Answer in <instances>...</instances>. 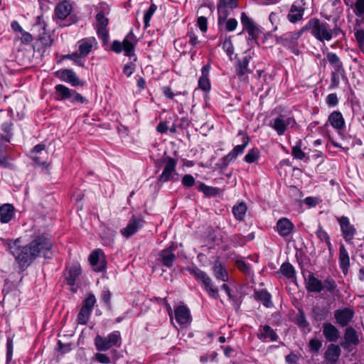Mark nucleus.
<instances>
[{"instance_id": "obj_1", "label": "nucleus", "mask_w": 364, "mask_h": 364, "mask_svg": "<svg viewBox=\"0 0 364 364\" xmlns=\"http://www.w3.org/2000/svg\"><path fill=\"white\" fill-rule=\"evenodd\" d=\"M306 31H310L311 34L319 41H329L334 35L341 32L338 27L331 28L328 23L320 21L318 18H311L305 26Z\"/></svg>"}, {"instance_id": "obj_2", "label": "nucleus", "mask_w": 364, "mask_h": 364, "mask_svg": "<svg viewBox=\"0 0 364 364\" xmlns=\"http://www.w3.org/2000/svg\"><path fill=\"white\" fill-rule=\"evenodd\" d=\"M97 11L95 28L97 36L102 40L103 45H107L109 43V35L107 30L109 18H107L106 16L109 13V8L106 3H100L97 8Z\"/></svg>"}, {"instance_id": "obj_3", "label": "nucleus", "mask_w": 364, "mask_h": 364, "mask_svg": "<svg viewBox=\"0 0 364 364\" xmlns=\"http://www.w3.org/2000/svg\"><path fill=\"white\" fill-rule=\"evenodd\" d=\"M18 240L10 246L11 254L15 257L18 263L21 266H28L36 258L37 251L32 250L30 245L20 247Z\"/></svg>"}, {"instance_id": "obj_4", "label": "nucleus", "mask_w": 364, "mask_h": 364, "mask_svg": "<svg viewBox=\"0 0 364 364\" xmlns=\"http://www.w3.org/2000/svg\"><path fill=\"white\" fill-rule=\"evenodd\" d=\"M138 40L132 30L125 36L122 42L114 41L111 49L116 53H120L124 51V55L129 58L134 56V48Z\"/></svg>"}, {"instance_id": "obj_5", "label": "nucleus", "mask_w": 364, "mask_h": 364, "mask_svg": "<svg viewBox=\"0 0 364 364\" xmlns=\"http://www.w3.org/2000/svg\"><path fill=\"white\" fill-rule=\"evenodd\" d=\"M120 340L121 336L119 331H114L107 337L97 335L95 338V346L98 351H106L117 345Z\"/></svg>"}, {"instance_id": "obj_6", "label": "nucleus", "mask_w": 364, "mask_h": 364, "mask_svg": "<svg viewBox=\"0 0 364 364\" xmlns=\"http://www.w3.org/2000/svg\"><path fill=\"white\" fill-rule=\"evenodd\" d=\"M157 167L164 166L162 173L159 176L160 181H167L173 178L176 174L175 167L176 161L169 156H164L156 161Z\"/></svg>"}, {"instance_id": "obj_7", "label": "nucleus", "mask_w": 364, "mask_h": 364, "mask_svg": "<svg viewBox=\"0 0 364 364\" xmlns=\"http://www.w3.org/2000/svg\"><path fill=\"white\" fill-rule=\"evenodd\" d=\"M29 245L32 250L37 251V252H36V257H38L41 253H43L44 257H47L46 252L49 251L53 246L50 239L46 235L37 236Z\"/></svg>"}, {"instance_id": "obj_8", "label": "nucleus", "mask_w": 364, "mask_h": 364, "mask_svg": "<svg viewBox=\"0 0 364 364\" xmlns=\"http://www.w3.org/2000/svg\"><path fill=\"white\" fill-rule=\"evenodd\" d=\"M360 343L357 331L352 326H347L344 331L343 341L341 346L348 352H351L354 347Z\"/></svg>"}, {"instance_id": "obj_9", "label": "nucleus", "mask_w": 364, "mask_h": 364, "mask_svg": "<svg viewBox=\"0 0 364 364\" xmlns=\"http://www.w3.org/2000/svg\"><path fill=\"white\" fill-rule=\"evenodd\" d=\"M336 322L340 326H347L353 320L355 311L353 308L346 307L339 309L333 312Z\"/></svg>"}, {"instance_id": "obj_10", "label": "nucleus", "mask_w": 364, "mask_h": 364, "mask_svg": "<svg viewBox=\"0 0 364 364\" xmlns=\"http://www.w3.org/2000/svg\"><path fill=\"white\" fill-rule=\"evenodd\" d=\"M338 220L341 226L343 238L346 242L351 243L354 235L356 233L355 228L350 223L347 217L342 216L338 218Z\"/></svg>"}, {"instance_id": "obj_11", "label": "nucleus", "mask_w": 364, "mask_h": 364, "mask_svg": "<svg viewBox=\"0 0 364 364\" xmlns=\"http://www.w3.org/2000/svg\"><path fill=\"white\" fill-rule=\"evenodd\" d=\"M77 53L81 58H85L90 53L94 46H97V42L94 37L85 38L78 41Z\"/></svg>"}, {"instance_id": "obj_12", "label": "nucleus", "mask_w": 364, "mask_h": 364, "mask_svg": "<svg viewBox=\"0 0 364 364\" xmlns=\"http://www.w3.org/2000/svg\"><path fill=\"white\" fill-rule=\"evenodd\" d=\"M294 124L295 121L293 118L287 117L281 114L274 119L272 127L276 130L279 135H282L289 125H293Z\"/></svg>"}, {"instance_id": "obj_13", "label": "nucleus", "mask_w": 364, "mask_h": 364, "mask_svg": "<svg viewBox=\"0 0 364 364\" xmlns=\"http://www.w3.org/2000/svg\"><path fill=\"white\" fill-rule=\"evenodd\" d=\"M57 75L62 80L71 84L73 86L84 85V82L78 78L76 73L72 70L65 69L59 70L57 73Z\"/></svg>"}, {"instance_id": "obj_14", "label": "nucleus", "mask_w": 364, "mask_h": 364, "mask_svg": "<svg viewBox=\"0 0 364 364\" xmlns=\"http://www.w3.org/2000/svg\"><path fill=\"white\" fill-rule=\"evenodd\" d=\"M144 221L141 218L133 217L127 224V225L121 230L123 236L129 238L135 234L143 225Z\"/></svg>"}, {"instance_id": "obj_15", "label": "nucleus", "mask_w": 364, "mask_h": 364, "mask_svg": "<svg viewBox=\"0 0 364 364\" xmlns=\"http://www.w3.org/2000/svg\"><path fill=\"white\" fill-rule=\"evenodd\" d=\"M242 140V144L235 146V148L228 155L223 158V165L224 167H226L231 161L236 159L239 154L243 152L245 148L250 141V139L248 136H245Z\"/></svg>"}, {"instance_id": "obj_16", "label": "nucleus", "mask_w": 364, "mask_h": 364, "mask_svg": "<svg viewBox=\"0 0 364 364\" xmlns=\"http://www.w3.org/2000/svg\"><path fill=\"white\" fill-rule=\"evenodd\" d=\"M305 286L309 292L320 293L323 289V282L313 273H309L305 278Z\"/></svg>"}, {"instance_id": "obj_17", "label": "nucleus", "mask_w": 364, "mask_h": 364, "mask_svg": "<svg viewBox=\"0 0 364 364\" xmlns=\"http://www.w3.org/2000/svg\"><path fill=\"white\" fill-rule=\"evenodd\" d=\"M103 252L101 250H96L93 251L90 257L89 262L92 267H95V271L102 272L105 269V263L103 259Z\"/></svg>"}, {"instance_id": "obj_18", "label": "nucleus", "mask_w": 364, "mask_h": 364, "mask_svg": "<svg viewBox=\"0 0 364 364\" xmlns=\"http://www.w3.org/2000/svg\"><path fill=\"white\" fill-rule=\"evenodd\" d=\"M72 9L71 3L68 0H63L55 6V16L59 20H65L70 15Z\"/></svg>"}, {"instance_id": "obj_19", "label": "nucleus", "mask_w": 364, "mask_h": 364, "mask_svg": "<svg viewBox=\"0 0 364 364\" xmlns=\"http://www.w3.org/2000/svg\"><path fill=\"white\" fill-rule=\"evenodd\" d=\"M341 353V348L338 345L331 343L328 346L325 353V361L329 363L334 364L338 360Z\"/></svg>"}, {"instance_id": "obj_20", "label": "nucleus", "mask_w": 364, "mask_h": 364, "mask_svg": "<svg viewBox=\"0 0 364 364\" xmlns=\"http://www.w3.org/2000/svg\"><path fill=\"white\" fill-rule=\"evenodd\" d=\"M322 328L323 335L327 341L335 342L339 338L340 331L331 323H324Z\"/></svg>"}, {"instance_id": "obj_21", "label": "nucleus", "mask_w": 364, "mask_h": 364, "mask_svg": "<svg viewBox=\"0 0 364 364\" xmlns=\"http://www.w3.org/2000/svg\"><path fill=\"white\" fill-rule=\"evenodd\" d=\"M294 227V224L286 218L279 219L277 223V231L279 234L283 237L289 235L291 233Z\"/></svg>"}, {"instance_id": "obj_22", "label": "nucleus", "mask_w": 364, "mask_h": 364, "mask_svg": "<svg viewBox=\"0 0 364 364\" xmlns=\"http://www.w3.org/2000/svg\"><path fill=\"white\" fill-rule=\"evenodd\" d=\"M176 257L173 253L172 247H169L161 251L159 255L158 260L166 267H172L173 262L175 261Z\"/></svg>"}, {"instance_id": "obj_23", "label": "nucleus", "mask_w": 364, "mask_h": 364, "mask_svg": "<svg viewBox=\"0 0 364 364\" xmlns=\"http://www.w3.org/2000/svg\"><path fill=\"white\" fill-rule=\"evenodd\" d=\"M166 307L174 326L178 330L182 328V306H178L174 311L175 322L173 321V312L170 304H166Z\"/></svg>"}, {"instance_id": "obj_24", "label": "nucleus", "mask_w": 364, "mask_h": 364, "mask_svg": "<svg viewBox=\"0 0 364 364\" xmlns=\"http://www.w3.org/2000/svg\"><path fill=\"white\" fill-rule=\"evenodd\" d=\"M339 264L344 274H346L350 267V258L344 245L341 244L339 247Z\"/></svg>"}, {"instance_id": "obj_25", "label": "nucleus", "mask_w": 364, "mask_h": 364, "mask_svg": "<svg viewBox=\"0 0 364 364\" xmlns=\"http://www.w3.org/2000/svg\"><path fill=\"white\" fill-rule=\"evenodd\" d=\"M306 31L305 26L299 31L294 33H287L279 37L280 43L285 46H294L296 41L300 38L304 31Z\"/></svg>"}, {"instance_id": "obj_26", "label": "nucleus", "mask_w": 364, "mask_h": 364, "mask_svg": "<svg viewBox=\"0 0 364 364\" xmlns=\"http://www.w3.org/2000/svg\"><path fill=\"white\" fill-rule=\"evenodd\" d=\"M81 274V267L78 263L73 264L68 271L66 275L67 284L71 287L75 284L76 279Z\"/></svg>"}, {"instance_id": "obj_27", "label": "nucleus", "mask_w": 364, "mask_h": 364, "mask_svg": "<svg viewBox=\"0 0 364 364\" xmlns=\"http://www.w3.org/2000/svg\"><path fill=\"white\" fill-rule=\"evenodd\" d=\"M38 26L42 29V31L40 32L38 36V41L44 47H50L53 42V39L50 33L46 29V23L44 22H38L37 24Z\"/></svg>"}, {"instance_id": "obj_28", "label": "nucleus", "mask_w": 364, "mask_h": 364, "mask_svg": "<svg viewBox=\"0 0 364 364\" xmlns=\"http://www.w3.org/2000/svg\"><path fill=\"white\" fill-rule=\"evenodd\" d=\"M304 12V8L292 4L291 6L289 13L287 15V18L291 23H296L302 19Z\"/></svg>"}, {"instance_id": "obj_29", "label": "nucleus", "mask_w": 364, "mask_h": 364, "mask_svg": "<svg viewBox=\"0 0 364 364\" xmlns=\"http://www.w3.org/2000/svg\"><path fill=\"white\" fill-rule=\"evenodd\" d=\"M328 121L337 129H342L345 124L342 114L338 111H334L329 115Z\"/></svg>"}, {"instance_id": "obj_30", "label": "nucleus", "mask_w": 364, "mask_h": 364, "mask_svg": "<svg viewBox=\"0 0 364 364\" xmlns=\"http://www.w3.org/2000/svg\"><path fill=\"white\" fill-rule=\"evenodd\" d=\"M210 65H204L202 68V75L199 79L198 85L203 91H208L210 88V83L208 79Z\"/></svg>"}, {"instance_id": "obj_31", "label": "nucleus", "mask_w": 364, "mask_h": 364, "mask_svg": "<svg viewBox=\"0 0 364 364\" xmlns=\"http://www.w3.org/2000/svg\"><path fill=\"white\" fill-rule=\"evenodd\" d=\"M326 58L329 63L333 67L335 72L341 73L344 72L343 65L339 57L334 53H328Z\"/></svg>"}, {"instance_id": "obj_32", "label": "nucleus", "mask_w": 364, "mask_h": 364, "mask_svg": "<svg viewBox=\"0 0 364 364\" xmlns=\"http://www.w3.org/2000/svg\"><path fill=\"white\" fill-rule=\"evenodd\" d=\"M248 64L249 58L247 57H245L241 60L237 62V75L242 80L247 78L246 74L250 72V70L248 69Z\"/></svg>"}, {"instance_id": "obj_33", "label": "nucleus", "mask_w": 364, "mask_h": 364, "mask_svg": "<svg viewBox=\"0 0 364 364\" xmlns=\"http://www.w3.org/2000/svg\"><path fill=\"white\" fill-rule=\"evenodd\" d=\"M46 149V145L43 144H37L33 147V156H32L33 160L36 163L39 164H45V161L43 160V158L41 156V155H47V152L45 151Z\"/></svg>"}, {"instance_id": "obj_34", "label": "nucleus", "mask_w": 364, "mask_h": 364, "mask_svg": "<svg viewBox=\"0 0 364 364\" xmlns=\"http://www.w3.org/2000/svg\"><path fill=\"white\" fill-rule=\"evenodd\" d=\"M258 338L261 340L269 338L270 341H274L277 339V335L269 326L265 325L259 330Z\"/></svg>"}, {"instance_id": "obj_35", "label": "nucleus", "mask_w": 364, "mask_h": 364, "mask_svg": "<svg viewBox=\"0 0 364 364\" xmlns=\"http://www.w3.org/2000/svg\"><path fill=\"white\" fill-rule=\"evenodd\" d=\"M14 215V207L10 204H5L0 207V221L8 223Z\"/></svg>"}, {"instance_id": "obj_36", "label": "nucleus", "mask_w": 364, "mask_h": 364, "mask_svg": "<svg viewBox=\"0 0 364 364\" xmlns=\"http://www.w3.org/2000/svg\"><path fill=\"white\" fill-rule=\"evenodd\" d=\"M58 94V99L65 100L71 98V92L73 90L69 89L63 85H57L55 87Z\"/></svg>"}, {"instance_id": "obj_37", "label": "nucleus", "mask_w": 364, "mask_h": 364, "mask_svg": "<svg viewBox=\"0 0 364 364\" xmlns=\"http://www.w3.org/2000/svg\"><path fill=\"white\" fill-rule=\"evenodd\" d=\"M247 205L241 202L232 208V213L235 218L238 220H243L247 212Z\"/></svg>"}, {"instance_id": "obj_38", "label": "nucleus", "mask_w": 364, "mask_h": 364, "mask_svg": "<svg viewBox=\"0 0 364 364\" xmlns=\"http://www.w3.org/2000/svg\"><path fill=\"white\" fill-rule=\"evenodd\" d=\"M213 272H214L215 276L218 279H221L224 282L228 280V272L220 262H215L214 267H213Z\"/></svg>"}, {"instance_id": "obj_39", "label": "nucleus", "mask_w": 364, "mask_h": 364, "mask_svg": "<svg viewBox=\"0 0 364 364\" xmlns=\"http://www.w3.org/2000/svg\"><path fill=\"white\" fill-rule=\"evenodd\" d=\"M255 297L257 300H259L263 303L266 307L272 306L271 295L265 290L257 291L255 294Z\"/></svg>"}, {"instance_id": "obj_40", "label": "nucleus", "mask_w": 364, "mask_h": 364, "mask_svg": "<svg viewBox=\"0 0 364 364\" xmlns=\"http://www.w3.org/2000/svg\"><path fill=\"white\" fill-rule=\"evenodd\" d=\"M228 6H224L218 3V23L221 25L224 23L229 16Z\"/></svg>"}, {"instance_id": "obj_41", "label": "nucleus", "mask_w": 364, "mask_h": 364, "mask_svg": "<svg viewBox=\"0 0 364 364\" xmlns=\"http://www.w3.org/2000/svg\"><path fill=\"white\" fill-rule=\"evenodd\" d=\"M199 189L207 196H215L219 194V188L208 186L204 183H200Z\"/></svg>"}, {"instance_id": "obj_42", "label": "nucleus", "mask_w": 364, "mask_h": 364, "mask_svg": "<svg viewBox=\"0 0 364 364\" xmlns=\"http://www.w3.org/2000/svg\"><path fill=\"white\" fill-rule=\"evenodd\" d=\"M91 313V311L82 307L77 315L78 323L83 325L86 324L90 318Z\"/></svg>"}, {"instance_id": "obj_43", "label": "nucleus", "mask_w": 364, "mask_h": 364, "mask_svg": "<svg viewBox=\"0 0 364 364\" xmlns=\"http://www.w3.org/2000/svg\"><path fill=\"white\" fill-rule=\"evenodd\" d=\"M281 272L287 278H293L295 275V271L291 264L289 263H284L281 266Z\"/></svg>"}, {"instance_id": "obj_44", "label": "nucleus", "mask_w": 364, "mask_h": 364, "mask_svg": "<svg viewBox=\"0 0 364 364\" xmlns=\"http://www.w3.org/2000/svg\"><path fill=\"white\" fill-rule=\"evenodd\" d=\"M355 30V37L360 50L364 53V28H358Z\"/></svg>"}, {"instance_id": "obj_45", "label": "nucleus", "mask_w": 364, "mask_h": 364, "mask_svg": "<svg viewBox=\"0 0 364 364\" xmlns=\"http://www.w3.org/2000/svg\"><path fill=\"white\" fill-rule=\"evenodd\" d=\"M96 301L97 300L95 295L93 294H89L87 297L84 299L82 307L92 311Z\"/></svg>"}, {"instance_id": "obj_46", "label": "nucleus", "mask_w": 364, "mask_h": 364, "mask_svg": "<svg viewBox=\"0 0 364 364\" xmlns=\"http://www.w3.org/2000/svg\"><path fill=\"white\" fill-rule=\"evenodd\" d=\"M156 6L154 4H152L149 9L145 12L144 16V23L146 28L149 26V21L156 10Z\"/></svg>"}, {"instance_id": "obj_47", "label": "nucleus", "mask_w": 364, "mask_h": 364, "mask_svg": "<svg viewBox=\"0 0 364 364\" xmlns=\"http://www.w3.org/2000/svg\"><path fill=\"white\" fill-rule=\"evenodd\" d=\"M63 58L72 60L77 65L84 67V63L77 51L71 54L65 55L63 56Z\"/></svg>"}, {"instance_id": "obj_48", "label": "nucleus", "mask_w": 364, "mask_h": 364, "mask_svg": "<svg viewBox=\"0 0 364 364\" xmlns=\"http://www.w3.org/2000/svg\"><path fill=\"white\" fill-rule=\"evenodd\" d=\"M353 12L356 16H362L364 15V0H355Z\"/></svg>"}, {"instance_id": "obj_49", "label": "nucleus", "mask_w": 364, "mask_h": 364, "mask_svg": "<svg viewBox=\"0 0 364 364\" xmlns=\"http://www.w3.org/2000/svg\"><path fill=\"white\" fill-rule=\"evenodd\" d=\"M323 289H326L328 291L331 293H334L337 287V285L333 279L328 277L326 279L324 280L323 283Z\"/></svg>"}, {"instance_id": "obj_50", "label": "nucleus", "mask_w": 364, "mask_h": 364, "mask_svg": "<svg viewBox=\"0 0 364 364\" xmlns=\"http://www.w3.org/2000/svg\"><path fill=\"white\" fill-rule=\"evenodd\" d=\"M321 346L322 342L317 338H312L309 341V347L313 353H318Z\"/></svg>"}, {"instance_id": "obj_51", "label": "nucleus", "mask_w": 364, "mask_h": 364, "mask_svg": "<svg viewBox=\"0 0 364 364\" xmlns=\"http://www.w3.org/2000/svg\"><path fill=\"white\" fill-rule=\"evenodd\" d=\"M259 156V152L255 149H251L246 154L245 160L246 162L251 164L255 162Z\"/></svg>"}, {"instance_id": "obj_52", "label": "nucleus", "mask_w": 364, "mask_h": 364, "mask_svg": "<svg viewBox=\"0 0 364 364\" xmlns=\"http://www.w3.org/2000/svg\"><path fill=\"white\" fill-rule=\"evenodd\" d=\"M316 235L321 240H324L328 247V249H331V243L330 241V237L327 232L323 230L321 227H319L318 230L316 231Z\"/></svg>"}, {"instance_id": "obj_53", "label": "nucleus", "mask_w": 364, "mask_h": 364, "mask_svg": "<svg viewBox=\"0 0 364 364\" xmlns=\"http://www.w3.org/2000/svg\"><path fill=\"white\" fill-rule=\"evenodd\" d=\"M101 299L105 303L107 308L111 309V293L108 289H104L101 294Z\"/></svg>"}, {"instance_id": "obj_54", "label": "nucleus", "mask_w": 364, "mask_h": 364, "mask_svg": "<svg viewBox=\"0 0 364 364\" xmlns=\"http://www.w3.org/2000/svg\"><path fill=\"white\" fill-rule=\"evenodd\" d=\"M292 155L298 159H303L305 157V153L301 150L300 145H296L292 148Z\"/></svg>"}, {"instance_id": "obj_55", "label": "nucleus", "mask_w": 364, "mask_h": 364, "mask_svg": "<svg viewBox=\"0 0 364 364\" xmlns=\"http://www.w3.org/2000/svg\"><path fill=\"white\" fill-rule=\"evenodd\" d=\"M71 102H80L84 103L86 101V99L82 97L80 94L77 92L75 90H72L71 92Z\"/></svg>"}, {"instance_id": "obj_56", "label": "nucleus", "mask_w": 364, "mask_h": 364, "mask_svg": "<svg viewBox=\"0 0 364 364\" xmlns=\"http://www.w3.org/2000/svg\"><path fill=\"white\" fill-rule=\"evenodd\" d=\"M95 360L103 364H109L111 362L110 358L104 353H97L95 355Z\"/></svg>"}, {"instance_id": "obj_57", "label": "nucleus", "mask_w": 364, "mask_h": 364, "mask_svg": "<svg viewBox=\"0 0 364 364\" xmlns=\"http://www.w3.org/2000/svg\"><path fill=\"white\" fill-rule=\"evenodd\" d=\"M236 267L238 269H240L241 272H242L245 274H250V267L249 266L242 260H237L236 261Z\"/></svg>"}, {"instance_id": "obj_58", "label": "nucleus", "mask_w": 364, "mask_h": 364, "mask_svg": "<svg viewBox=\"0 0 364 364\" xmlns=\"http://www.w3.org/2000/svg\"><path fill=\"white\" fill-rule=\"evenodd\" d=\"M225 28L228 31H234L237 26V21L235 18H230V19L225 21Z\"/></svg>"}, {"instance_id": "obj_59", "label": "nucleus", "mask_w": 364, "mask_h": 364, "mask_svg": "<svg viewBox=\"0 0 364 364\" xmlns=\"http://www.w3.org/2000/svg\"><path fill=\"white\" fill-rule=\"evenodd\" d=\"M6 360L9 362L11 360L12 353H13V341L11 338H9L7 339L6 343Z\"/></svg>"}, {"instance_id": "obj_60", "label": "nucleus", "mask_w": 364, "mask_h": 364, "mask_svg": "<svg viewBox=\"0 0 364 364\" xmlns=\"http://www.w3.org/2000/svg\"><path fill=\"white\" fill-rule=\"evenodd\" d=\"M249 35L252 38H256L257 37V35H258V33H259V29L258 28L255 26V23H253L252 25L248 26L246 28Z\"/></svg>"}, {"instance_id": "obj_61", "label": "nucleus", "mask_w": 364, "mask_h": 364, "mask_svg": "<svg viewBox=\"0 0 364 364\" xmlns=\"http://www.w3.org/2000/svg\"><path fill=\"white\" fill-rule=\"evenodd\" d=\"M223 48L226 50L228 55H231L234 52V48L230 40H225L223 43Z\"/></svg>"}, {"instance_id": "obj_62", "label": "nucleus", "mask_w": 364, "mask_h": 364, "mask_svg": "<svg viewBox=\"0 0 364 364\" xmlns=\"http://www.w3.org/2000/svg\"><path fill=\"white\" fill-rule=\"evenodd\" d=\"M21 33V40L23 43L28 44L33 41V36L29 33L23 31Z\"/></svg>"}, {"instance_id": "obj_63", "label": "nucleus", "mask_w": 364, "mask_h": 364, "mask_svg": "<svg viewBox=\"0 0 364 364\" xmlns=\"http://www.w3.org/2000/svg\"><path fill=\"white\" fill-rule=\"evenodd\" d=\"M198 25L200 29L205 32L207 31V18L204 16H200L198 18Z\"/></svg>"}, {"instance_id": "obj_64", "label": "nucleus", "mask_w": 364, "mask_h": 364, "mask_svg": "<svg viewBox=\"0 0 364 364\" xmlns=\"http://www.w3.org/2000/svg\"><path fill=\"white\" fill-rule=\"evenodd\" d=\"M298 360L299 357L293 353H291L286 356V361L289 364H297Z\"/></svg>"}]
</instances>
